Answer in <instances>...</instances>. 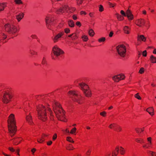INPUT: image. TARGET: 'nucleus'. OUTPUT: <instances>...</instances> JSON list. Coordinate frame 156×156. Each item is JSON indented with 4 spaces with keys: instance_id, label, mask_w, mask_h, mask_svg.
Segmentation results:
<instances>
[{
    "instance_id": "obj_34",
    "label": "nucleus",
    "mask_w": 156,
    "mask_h": 156,
    "mask_svg": "<svg viewBox=\"0 0 156 156\" xmlns=\"http://www.w3.org/2000/svg\"><path fill=\"white\" fill-rule=\"evenodd\" d=\"M67 140L68 141L70 142H72L73 143L74 142L73 139L71 137H67Z\"/></svg>"
},
{
    "instance_id": "obj_60",
    "label": "nucleus",
    "mask_w": 156,
    "mask_h": 156,
    "mask_svg": "<svg viewBox=\"0 0 156 156\" xmlns=\"http://www.w3.org/2000/svg\"><path fill=\"white\" fill-rule=\"evenodd\" d=\"M80 14H81V15H82V14H84V15H86V13L84 12V11H81L80 12Z\"/></svg>"
},
{
    "instance_id": "obj_40",
    "label": "nucleus",
    "mask_w": 156,
    "mask_h": 156,
    "mask_svg": "<svg viewBox=\"0 0 156 156\" xmlns=\"http://www.w3.org/2000/svg\"><path fill=\"white\" fill-rule=\"evenodd\" d=\"M77 37H78L77 35L75 33H74V34L73 36V37H72V38L73 40H74L77 39Z\"/></svg>"
},
{
    "instance_id": "obj_33",
    "label": "nucleus",
    "mask_w": 156,
    "mask_h": 156,
    "mask_svg": "<svg viewBox=\"0 0 156 156\" xmlns=\"http://www.w3.org/2000/svg\"><path fill=\"white\" fill-rule=\"evenodd\" d=\"M148 153L151 155V156H156V152H155L149 151Z\"/></svg>"
},
{
    "instance_id": "obj_25",
    "label": "nucleus",
    "mask_w": 156,
    "mask_h": 156,
    "mask_svg": "<svg viewBox=\"0 0 156 156\" xmlns=\"http://www.w3.org/2000/svg\"><path fill=\"white\" fill-rule=\"evenodd\" d=\"M5 3H3L0 4V11H2L4 9V8L6 6Z\"/></svg>"
},
{
    "instance_id": "obj_32",
    "label": "nucleus",
    "mask_w": 156,
    "mask_h": 156,
    "mask_svg": "<svg viewBox=\"0 0 156 156\" xmlns=\"http://www.w3.org/2000/svg\"><path fill=\"white\" fill-rule=\"evenodd\" d=\"M116 129H114L115 131H117V132H119L121 131L122 129L120 126H117L116 127Z\"/></svg>"
},
{
    "instance_id": "obj_50",
    "label": "nucleus",
    "mask_w": 156,
    "mask_h": 156,
    "mask_svg": "<svg viewBox=\"0 0 156 156\" xmlns=\"http://www.w3.org/2000/svg\"><path fill=\"white\" fill-rule=\"evenodd\" d=\"M115 125V123L111 124H110V125H109V127L110 129H112V126L113 127H115L114 126Z\"/></svg>"
},
{
    "instance_id": "obj_18",
    "label": "nucleus",
    "mask_w": 156,
    "mask_h": 156,
    "mask_svg": "<svg viewBox=\"0 0 156 156\" xmlns=\"http://www.w3.org/2000/svg\"><path fill=\"white\" fill-rule=\"evenodd\" d=\"M24 14L22 12L19 13L16 16V19L18 22L20 21L21 20L23 17Z\"/></svg>"
},
{
    "instance_id": "obj_9",
    "label": "nucleus",
    "mask_w": 156,
    "mask_h": 156,
    "mask_svg": "<svg viewBox=\"0 0 156 156\" xmlns=\"http://www.w3.org/2000/svg\"><path fill=\"white\" fill-rule=\"evenodd\" d=\"M76 10L74 8H70L67 5H65L64 6L61 7L59 9L56 10V12L58 14L62 13L65 11L67 13H72L74 12Z\"/></svg>"
},
{
    "instance_id": "obj_24",
    "label": "nucleus",
    "mask_w": 156,
    "mask_h": 156,
    "mask_svg": "<svg viewBox=\"0 0 156 156\" xmlns=\"http://www.w3.org/2000/svg\"><path fill=\"white\" fill-rule=\"evenodd\" d=\"M45 139L44 138V136H41V137L37 139V142L39 143H42L44 142Z\"/></svg>"
},
{
    "instance_id": "obj_11",
    "label": "nucleus",
    "mask_w": 156,
    "mask_h": 156,
    "mask_svg": "<svg viewBox=\"0 0 156 156\" xmlns=\"http://www.w3.org/2000/svg\"><path fill=\"white\" fill-rule=\"evenodd\" d=\"M12 97L9 93L8 92H5L3 95L2 98L3 102L5 104L8 103L10 101V99Z\"/></svg>"
},
{
    "instance_id": "obj_36",
    "label": "nucleus",
    "mask_w": 156,
    "mask_h": 156,
    "mask_svg": "<svg viewBox=\"0 0 156 156\" xmlns=\"http://www.w3.org/2000/svg\"><path fill=\"white\" fill-rule=\"evenodd\" d=\"M82 38L83 39V41H86L88 39V38L85 35H83L82 37Z\"/></svg>"
},
{
    "instance_id": "obj_23",
    "label": "nucleus",
    "mask_w": 156,
    "mask_h": 156,
    "mask_svg": "<svg viewBox=\"0 0 156 156\" xmlns=\"http://www.w3.org/2000/svg\"><path fill=\"white\" fill-rule=\"evenodd\" d=\"M69 26L71 27H73L74 26V23L73 21L72 20H69L68 21Z\"/></svg>"
},
{
    "instance_id": "obj_59",
    "label": "nucleus",
    "mask_w": 156,
    "mask_h": 156,
    "mask_svg": "<svg viewBox=\"0 0 156 156\" xmlns=\"http://www.w3.org/2000/svg\"><path fill=\"white\" fill-rule=\"evenodd\" d=\"M9 149L10 151H12V152H14L15 151V150L13 149V148L12 147H9Z\"/></svg>"
},
{
    "instance_id": "obj_57",
    "label": "nucleus",
    "mask_w": 156,
    "mask_h": 156,
    "mask_svg": "<svg viewBox=\"0 0 156 156\" xmlns=\"http://www.w3.org/2000/svg\"><path fill=\"white\" fill-rule=\"evenodd\" d=\"M73 18L74 20H76L77 19V17L76 16L74 15L73 16Z\"/></svg>"
},
{
    "instance_id": "obj_56",
    "label": "nucleus",
    "mask_w": 156,
    "mask_h": 156,
    "mask_svg": "<svg viewBox=\"0 0 156 156\" xmlns=\"http://www.w3.org/2000/svg\"><path fill=\"white\" fill-rule=\"evenodd\" d=\"M144 130V129H139V130L137 129H136V131L137 133H139V132H140V131H143Z\"/></svg>"
},
{
    "instance_id": "obj_19",
    "label": "nucleus",
    "mask_w": 156,
    "mask_h": 156,
    "mask_svg": "<svg viewBox=\"0 0 156 156\" xmlns=\"http://www.w3.org/2000/svg\"><path fill=\"white\" fill-rule=\"evenodd\" d=\"M119 148L118 147L115 148L114 151H113L112 154V156H117L118 153L119 152Z\"/></svg>"
},
{
    "instance_id": "obj_17",
    "label": "nucleus",
    "mask_w": 156,
    "mask_h": 156,
    "mask_svg": "<svg viewBox=\"0 0 156 156\" xmlns=\"http://www.w3.org/2000/svg\"><path fill=\"white\" fill-rule=\"evenodd\" d=\"M126 16L127 17L129 20H132L133 18V16L130 10L128 9L126 13Z\"/></svg>"
},
{
    "instance_id": "obj_55",
    "label": "nucleus",
    "mask_w": 156,
    "mask_h": 156,
    "mask_svg": "<svg viewBox=\"0 0 156 156\" xmlns=\"http://www.w3.org/2000/svg\"><path fill=\"white\" fill-rule=\"evenodd\" d=\"M45 63H46V61H45V58L44 57L43 58V60H42V64H44Z\"/></svg>"
},
{
    "instance_id": "obj_20",
    "label": "nucleus",
    "mask_w": 156,
    "mask_h": 156,
    "mask_svg": "<svg viewBox=\"0 0 156 156\" xmlns=\"http://www.w3.org/2000/svg\"><path fill=\"white\" fill-rule=\"evenodd\" d=\"M146 111L151 115H153L154 114L153 113L154 111V109L152 107H150L147 108Z\"/></svg>"
},
{
    "instance_id": "obj_22",
    "label": "nucleus",
    "mask_w": 156,
    "mask_h": 156,
    "mask_svg": "<svg viewBox=\"0 0 156 156\" xmlns=\"http://www.w3.org/2000/svg\"><path fill=\"white\" fill-rule=\"evenodd\" d=\"M146 38L143 35L139 36L138 37V40L139 41H140L141 40L143 41H146Z\"/></svg>"
},
{
    "instance_id": "obj_35",
    "label": "nucleus",
    "mask_w": 156,
    "mask_h": 156,
    "mask_svg": "<svg viewBox=\"0 0 156 156\" xmlns=\"http://www.w3.org/2000/svg\"><path fill=\"white\" fill-rule=\"evenodd\" d=\"M30 53L32 55H34L37 54V52L34 50H30Z\"/></svg>"
},
{
    "instance_id": "obj_62",
    "label": "nucleus",
    "mask_w": 156,
    "mask_h": 156,
    "mask_svg": "<svg viewBox=\"0 0 156 156\" xmlns=\"http://www.w3.org/2000/svg\"><path fill=\"white\" fill-rule=\"evenodd\" d=\"M90 150H88L87 151V152L86 153V154L88 155H89L90 154Z\"/></svg>"
},
{
    "instance_id": "obj_64",
    "label": "nucleus",
    "mask_w": 156,
    "mask_h": 156,
    "mask_svg": "<svg viewBox=\"0 0 156 156\" xmlns=\"http://www.w3.org/2000/svg\"><path fill=\"white\" fill-rule=\"evenodd\" d=\"M142 13L146 15V14L147 12L146 10H144L143 11Z\"/></svg>"
},
{
    "instance_id": "obj_30",
    "label": "nucleus",
    "mask_w": 156,
    "mask_h": 156,
    "mask_svg": "<svg viewBox=\"0 0 156 156\" xmlns=\"http://www.w3.org/2000/svg\"><path fill=\"white\" fill-rule=\"evenodd\" d=\"M119 150H120L121 154L123 155L125 153V151L124 148H123L122 147H120V149H119Z\"/></svg>"
},
{
    "instance_id": "obj_46",
    "label": "nucleus",
    "mask_w": 156,
    "mask_h": 156,
    "mask_svg": "<svg viewBox=\"0 0 156 156\" xmlns=\"http://www.w3.org/2000/svg\"><path fill=\"white\" fill-rule=\"evenodd\" d=\"M64 30L66 34L69 33L70 32V30L69 29L67 28L65 29Z\"/></svg>"
},
{
    "instance_id": "obj_31",
    "label": "nucleus",
    "mask_w": 156,
    "mask_h": 156,
    "mask_svg": "<svg viewBox=\"0 0 156 156\" xmlns=\"http://www.w3.org/2000/svg\"><path fill=\"white\" fill-rule=\"evenodd\" d=\"M66 149L67 150H71L74 149V148L71 144H69L68 146L66 147Z\"/></svg>"
},
{
    "instance_id": "obj_7",
    "label": "nucleus",
    "mask_w": 156,
    "mask_h": 156,
    "mask_svg": "<svg viewBox=\"0 0 156 156\" xmlns=\"http://www.w3.org/2000/svg\"><path fill=\"white\" fill-rule=\"evenodd\" d=\"M64 53L63 51L62 50L57 46H55L53 48L52 53L51 54L52 59L56 60L61 54Z\"/></svg>"
},
{
    "instance_id": "obj_49",
    "label": "nucleus",
    "mask_w": 156,
    "mask_h": 156,
    "mask_svg": "<svg viewBox=\"0 0 156 156\" xmlns=\"http://www.w3.org/2000/svg\"><path fill=\"white\" fill-rule=\"evenodd\" d=\"M142 55L144 56L145 57L147 56V51L146 50H145L143 51Z\"/></svg>"
},
{
    "instance_id": "obj_8",
    "label": "nucleus",
    "mask_w": 156,
    "mask_h": 156,
    "mask_svg": "<svg viewBox=\"0 0 156 156\" xmlns=\"http://www.w3.org/2000/svg\"><path fill=\"white\" fill-rule=\"evenodd\" d=\"M79 85L86 97H89L91 96V92L87 84L85 83H79Z\"/></svg>"
},
{
    "instance_id": "obj_5",
    "label": "nucleus",
    "mask_w": 156,
    "mask_h": 156,
    "mask_svg": "<svg viewBox=\"0 0 156 156\" xmlns=\"http://www.w3.org/2000/svg\"><path fill=\"white\" fill-rule=\"evenodd\" d=\"M4 27L5 31L9 35H13L19 31L17 27L12 24L8 23L5 25Z\"/></svg>"
},
{
    "instance_id": "obj_44",
    "label": "nucleus",
    "mask_w": 156,
    "mask_h": 156,
    "mask_svg": "<svg viewBox=\"0 0 156 156\" xmlns=\"http://www.w3.org/2000/svg\"><path fill=\"white\" fill-rule=\"evenodd\" d=\"M31 37L33 39H37L38 37L35 34H32L31 36Z\"/></svg>"
},
{
    "instance_id": "obj_52",
    "label": "nucleus",
    "mask_w": 156,
    "mask_h": 156,
    "mask_svg": "<svg viewBox=\"0 0 156 156\" xmlns=\"http://www.w3.org/2000/svg\"><path fill=\"white\" fill-rule=\"evenodd\" d=\"M57 137V136L56 134H55L53 137V140H55L56 139Z\"/></svg>"
},
{
    "instance_id": "obj_6",
    "label": "nucleus",
    "mask_w": 156,
    "mask_h": 156,
    "mask_svg": "<svg viewBox=\"0 0 156 156\" xmlns=\"http://www.w3.org/2000/svg\"><path fill=\"white\" fill-rule=\"evenodd\" d=\"M4 27L5 31L9 35H13L19 31L17 27L12 24L8 23L5 25Z\"/></svg>"
},
{
    "instance_id": "obj_48",
    "label": "nucleus",
    "mask_w": 156,
    "mask_h": 156,
    "mask_svg": "<svg viewBox=\"0 0 156 156\" xmlns=\"http://www.w3.org/2000/svg\"><path fill=\"white\" fill-rule=\"evenodd\" d=\"M120 13L121 14L123 15L124 16H126V13L124 12V11L123 10H121L120 11Z\"/></svg>"
},
{
    "instance_id": "obj_1",
    "label": "nucleus",
    "mask_w": 156,
    "mask_h": 156,
    "mask_svg": "<svg viewBox=\"0 0 156 156\" xmlns=\"http://www.w3.org/2000/svg\"><path fill=\"white\" fill-rule=\"evenodd\" d=\"M7 121L9 134L11 136H12L15 135L16 131L14 115L12 114H11L9 116Z\"/></svg>"
},
{
    "instance_id": "obj_42",
    "label": "nucleus",
    "mask_w": 156,
    "mask_h": 156,
    "mask_svg": "<svg viewBox=\"0 0 156 156\" xmlns=\"http://www.w3.org/2000/svg\"><path fill=\"white\" fill-rule=\"evenodd\" d=\"M104 10L103 6L101 5H100L99 7V11L100 12H102Z\"/></svg>"
},
{
    "instance_id": "obj_61",
    "label": "nucleus",
    "mask_w": 156,
    "mask_h": 156,
    "mask_svg": "<svg viewBox=\"0 0 156 156\" xmlns=\"http://www.w3.org/2000/svg\"><path fill=\"white\" fill-rule=\"evenodd\" d=\"M36 150V149L34 148L31 150V152H32L33 154H34Z\"/></svg>"
},
{
    "instance_id": "obj_53",
    "label": "nucleus",
    "mask_w": 156,
    "mask_h": 156,
    "mask_svg": "<svg viewBox=\"0 0 156 156\" xmlns=\"http://www.w3.org/2000/svg\"><path fill=\"white\" fill-rule=\"evenodd\" d=\"M83 0H78L77 3L78 4H81L83 2Z\"/></svg>"
},
{
    "instance_id": "obj_2",
    "label": "nucleus",
    "mask_w": 156,
    "mask_h": 156,
    "mask_svg": "<svg viewBox=\"0 0 156 156\" xmlns=\"http://www.w3.org/2000/svg\"><path fill=\"white\" fill-rule=\"evenodd\" d=\"M37 111L39 119L44 121L46 120V114L48 112L51 116V115L52 112L50 109L48 107L46 108L42 105H41L37 108Z\"/></svg>"
},
{
    "instance_id": "obj_45",
    "label": "nucleus",
    "mask_w": 156,
    "mask_h": 156,
    "mask_svg": "<svg viewBox=\"0 0 156 156\" xmlns=\"http://www.w3.org/2000/svg\"><path fill=\"white\" fill-rule=\"evenodd\" d=\"M147 141L149 143V144L150 145L151 144V137H148L147 138Z\"/></svg>"
},
{
    "instance_id": "obj_15",
    "label": "nucleus",
    "mask_w": 156,
    "mask_h": 156,
    "mask_svg": "<svg viewBox=\"0 0 156 156\" xmlns=\"http://www.w3.org/2000/svg\"><path fill=\"white\" fill-rule=\"evenodd\" d=\"M26 119L27 121L30 125H32L33 122L32 121V117L30 113L28 114H26Z\"/></svg>"
},
{
    "instance_id": "obj_10",
    "label": "nucleus",
    "mask_w": 156,
    "mask_h": 156,
    "mask_svg": "<svg viewBox=\"0 0 156 156\" xmlns=\"http://www.w3.org/2000/svg\"><path fill=\"white\" fill-rule=\"evenodd\" d=\"M116 48L118 54L121 57H124L126 52V47L123 44H121L118 46Z\"/></svg>"
},
{
    "instance_id": "obj_21",
    "label": "nucleus",
    "mask_w": 156,
    "mask_h": 156,
    "mask_svg": "<svg viewBox=\"0 0 156 156\" xmlns=\"http://www.w3.org/2000/svg\"><path fill=\"white\" fill-rule=\"evenodd\" d=\"M123 30L125 33L127 34H129V30H130V28L128 26H125L123 28Z\"/></svg>"
},
{
    "instance_id": "obj_37",
    "label": "nucleus",
    "mask_w": 156,
    "mask_h": 156,
    "mask_svg": "<svg viewBox=\"0 0 156 156\" xmlns=\"http://www.w3.org/2000/svg\"><path fill=\"white\" fill-rule=\"evenodd\" d=\"M15 2L16 4H20L23 3L22 2L21 0H15Z\"/></svg>"
},
{
    "instance_id": "obj_13",
    "label": "nucleus",
    "mask_w": 156,
    "mask_h": 156,
    "mask_svg": "<svg viewBox=\"0 0 156 156\" xmlns=\"http://www.w3.org/2000/svg\"><path fill=\"white\" fill-rule=\"evenodd\" d=\"M64 34L63 32H61L54 35L52 38L54 42L55 43L58 41L63 35Z\"/></svg>"
},
{
    "instance_id": "obj_28",
    "label": "nucleus",
    "mask_w": 156,
    "mask_h": 156,
    "mask_svg": "<svg viewBox=\"0 0 156 156\" xmlns=\"http://www.w3.org/2000/svg\"><path fill=\"white\" fill-rule=\"evenodd\" d=\"M88 33L89 35L91 36H93L94 34V31L92 29H90L89 30L88 32Z\"/></svg>"
},
{
    "instance_id": "obj_63",
    "label": "nucleus",
    "mask_w": 156,
    "mask_h": 156,
    "mask_svg": "<svg viewBox=\"0 0 156 156\" xmlns=\"http://www.w3.org/2000/svg\"><path fill=\"white\" fill-rule=\"evenodd\" d=\"M108 4L111 7H114V5H113V4L112 3H110V2H109Z\"/></svg>"
},
{
    "instance_id": "obj_4",
    "label": "nucleus",
    "mask_w": 156,
    "mask_h": 156,
    "mask_svg": "<svg viewBox=\"0 0 156 156\" xmlns=\"http://www.w3.org/2000/svg\"><path fill=\"white\" fill-rule=\"evenodd\" d=\"M68 94L70 97L73 101L77 102L79 104L81 103V100L82 97L78 91H70Z\"/></svg>"
},
{
    "instance_id": "obj_27",
    "label": "nucleus",
    "mask_w": 156,
    "mask_h": 156,
    "mask_svg": "<svg viewBox=\"0 0 156 156\" xmlns=\"http://www.w3.org/2000/svg\"><path fill=\"white\" fill-rule=\"evenodd\" d=\"M150 60L153 63H156V58L152 55L150 57Z\"/></svg>"
},
{
    "instance_id": "obj_16",
    "label": "nucleus",
    "mask_w": 156,
    "mask_h": 156,
    "mask_svg": "<svg viewBox=\"0 0 156 156\" xmlns=\"http://www.w3.org/2000/svg\"><path fill=\"white\" fill-rule=\"evenodd\" d=\"M145 23V20L142 19H140L138 20L136 22V25L140 27H141L143 26H144Z\"/></svg>"
},
{
    "instance_id": "obj_14",
    "label": "nucleus",
    "mask_w": 156,
    "mask_h": 156,
    "mask_svg": "<svg viewBox=\"0 0 156 156\" xmlns=\"http://www.w3.org/2000/svg\"><path fill=\"white\" fill-rule=\"evenodd\" d=\"M125 76L123 75H118L113 76L112 79L115 82H119L120 80H123L125 78Z\"/></svg>"
},
{
    "instance_id": "obj_39",
    "label": "nucleus",
    "mask_w": 156,
    "mask_h": 156,
    "mask_svg": "<svg viewBox=\"0 0 156 156\" xmlns=\"http://www.w3.org/2000/svg\"><path fill=\"white\" fill-rule=\"evenodd\" d=\"M134 96L136 98L139 100H140L141 99V98L139 95V93H137L136 94H135Z\"/></svg>"
},
{
    "instance_id": "obj_3",
    "label": "nucleus",
    "mask_w": 156,
    "mask_h": 156,
    "mask_svg": "<svg viewBox=\"0 0 156 156\" xmlns=\"http://www.w3.org/2000/svg\"><path fill=\"white\" fill-rule=\"evenodd\" d=\"M54 111L57 117L61 120V119L64 117V112L60 105L56 101H54L53 104Z\"/></svg>"
},
{
    "instance_id": "obj_41",
    "label": "nucleus",
    "mask_w": 156,
    "mask_h": 156,
    "mask_svg": "<svg viewBox=\"0 0 156 156\" xmlns=\"http://www.w3.org/2000/svg\"><path fill=\"white\" fill-rule=\"evenodd\" d=\"M76 128L75 127H74L71 130L70 133L71 134L74 133L76 132Z\"/></svg>"
},
{
    "instance_id": "obj_12",
    "label": "nucleus",
    "mask_w": 156,
    "mask_h": 156,
    "mask_svg": "<svg viewBox=\"0 0 156 156\" xmlns=\"http://www.w3.org/2000/svg\"><path fill=\"white\" fill-rule=\"evenodd\" d=\"M53 20V19L51 16H48L46 17L45 19L46 25L48 29H51V28L52 24V23Z\"/></svg>"
},
{
    "instance_id": "obj_43",
    "label": "nucleus",
    "mask_w": 156,
    "mask_h": 156,
    "mask_svg": "<svg viewBox=\"0 0 156 156\" xmlns=\"http://www.w3.org/2000/svg\"><path fill=\"white\" fill-rule=\"evenodd\" d=\"M144 68L143 67L141 68L139 71V73L140 74H142L144 72Z\"/></svg>"
},
{
    "instance_id": "obj_26",
    "label": "nucleus",
    "mask_w": 156,
    "mask_h": 156,
    "mask_svg": "<svg viewBox=\"0 0 156 156\" xmlns=\"http://www.w3.org/2000/svg\"><path fill=\"white\" fill-rule=\"evenodd\" d=\"M0 36H2L4 39H6L7 37L6 35L3 33L1 30H0Z\"/></svg>"
},
{
    "instance_id": "obj_29",
    "label": "nucleus",
    "mask_w": 156,
    "mask_h": 156,
    "mask_svg": "<svg viewBox=\"0 0 156 156\" xmlns=\"http://www.w3.org/2000/svg\"><path fill=\"white\" fill-rule=\"evenodd\" d=\"M117 17L118 19L119 20H123L124 18L122 17L119 14L117 13L116 14Z\"/></svg>"
},
{
    "instance_id": "obj_47",
    "label": "nucleus",
    "mask_w": 156,
    "mask_h": 156,
    "mask_svg": "<svg viewBox=\"0 0 156 156\" xmlns=\"http://www.w3.org/2000/svg\"><path fill=\"white\" fill-rule=\"evenodd\" d=\"M106 114V112H103L100 113V115L103 116H105V114Z\"/></svg>"
},
{
    "instance_id": "obj_58",
    "label": "nucleus",
    "mask_w": 156,
    "mask_h": 156,
    "mask_svg": "<svg viewBox=\"0 0 156 156\" xmlns=\"http://www.w3.org/2000/svg\"><path fill=\"white\" fill-rule=\"evenodd\" d=\"M52 143V142L51 141H49L47 142V144L48 145H51Z\"/></svg>"
},
{
    "instance_id": "obj_54",
    "label": "nucleus",
    "mask_w": 156,
    "mask_h": 156,
    "mask_svg": "<svg viewBox=\"0 0 156 156\" xmlns=\"http://www.w3.org/2000/svg\"><path fill=\"white\" fill-rule=\"evenodd\" d=\"M113 34V31H112L110 32V34H109V36L110 37H111L112 36Z\"/></svg>"
},
{
    "instance_id": "obj_51",
    "label": "nucleus",
    "mask_w": 156,
    "mask_h": 156,
    "mask_svg": "<svg viewBox=\"0 0 156 156\" xmlns=\"http://www.w3.org/2000/svg\"><path fill=\"white\" fill-rule=\"evenodd\" d=\"M76 24L79 27H80L81 26L80 23L79 21H77L76 23Z\"/></svg>"
},
{
    "instance_id": "obj_38",
    "label": "nucleus",
    "mask_w": 156,
    "mask_h": 156,
    "mask_svg": "<svg viewBox=\"0 0 156 156\" xmlns=\"http://www.w3.org/2000/svg\"><path fill=\"white\" fill-rule=\"evenodd\" d=\"M105 40V38L104 37H102L100 39H99L98 40V41L99 42H104Z\"/></svg>"
}]
</instances>
